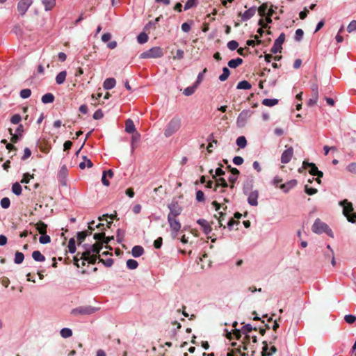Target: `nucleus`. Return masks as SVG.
<instances>
[{"instance_id":"obj_1","label":"nucleus","mask_w":356,"mask_h":356,"mask_svg":"<svg viewBox=\"0 0 356 356\" xmlns=\"http://www.w3.org/2000/svg\"><path fill=\"white\" fill-rule=\"evenodd\" d=\"M339 204L343 207V214L347 218L348 220L351 222H356V213H353V204L345 199L340 201Z\"/></svg>"},{"instance_id":"obj_2","label":"nucleus","mask_w":356,"mask_h":356,"mask_svg":"<svg viewBox=\"0 0 356 356\" xmlns=\"http://www.w3.org/2000/svg\"><path fill=\"white\" fill-rule=\"evenodd\" d=\"M181 127V119L178 117L172 118L168 123L165 131L164 135L165 137H170L176 133Z\"/></svg>"},{"instance_id":"obj_3","label":"nucleus","mask_w":356,"mask_h":356,"mask_svg":"<svg viewBox=\"0 0 356 356\" xmlns=\"http://www.w3.org/2000/svg\"><path fill=\"white\" fill-rule=\"evenodd\" d=\"M312 231L316 234L326 233L328 236L333 237V233L328 225L322 222L320 219H316L312 225Z\"/></svg>"},{"instance_id":"obj_4","label":"nucleus","mask_w":356,"mask_h":356,"mask_svg":"<svg viewBox=\"0 0 356 356\" xmlns=\"http://www.w3.org/2000/svg\"><path fill=\"white\" fill-rule=\"evenodd\" d=\"M163 56V49L160 47H154L147 51L143 52L140 55V58H157Z\"/></svg>"},{"instance_id":"obj_5","label":"nucleus","mask_w":356,"mask_h":356,"mask_svg":"<svg viewBox=\"0 0 356 356\" xmlns=\"http://www.w3.org/2000/svg\"><path fill=\"white\" fill-rule=\"evenodd\" d=\"M251 188H252V185H250V184L244 185L243 188V193L245 195L248 194V204L251 206L256 207L258 205L257 200L259 197V192H258V191H254L249 193Z\"/></svg>"},{"instance_id":"obj_6","label":"nucleus","mask_w":356,"mask_h":356,"mask_svg":"<svg viewBox=\"0 0 356 356\" xmlns=\"http://www.w3.org/2000/svg\"><path fill=\"white\" fill-rule=\"evenodd\" d=\"M99 310V308L93 307L92 306L84 305L79 306L76 308L73 309L71 311V314L74 316L79 315H90Z\"/></svg>"},{"instance_id":"obj_7","label":"nucleus","mask_w":356,"mask_h":356,"mask_svg":"<svg viewBox=\"0 0 356 356\" xmlns=\"http://www.w3.org/2000/svg\"><path fill=\"white\" fill-rule=\"evenodd\" d=\"M99 260V254H91L90 250H85L83 252L81 253L80 259L83 260L81 265H85V261H88L91 264H95L97 261V259Z\"/></svg>"},{"instance_id":"obj_8","label":"nucleus","mask_w":356,"mask_h":356,"mask_svg":"<svg viewBox=\"0 0 356 356\" xmlns=\"http://www.w3.org/2000/svg\"><path fill=\"white\" fill-rule=\"evenodd\" d=\"M168 208L170 213L168 216H178L183 211L182 207L179 204L177 200H173L168 205Z\"/></svg>"},{"instance_id":"obj_9","label":"nucleus","mask_w":356,"mask_h":356,"mask_svg":"<svg viewBox=\"0 0 356 356\" xmlns=\"http://www.w3.org/2000/svg\"><path fill=\"white\" fill-rule=\"evenodd\" d=\"M253 111L250 110H243L238 115L236 124L238 127H243L246 124L247 121L252 115Z\"/></svg>"},{"instance_id":"obj_10","label":"nucleus","mask_w":356,"mask_h":356,"mask_svg":"<svg viewBox=\"0 0 356 356\" xmlns=\"http://www.w3.org/2000/svg\"><path fill=\"white\" fill-rule=\"evenodd\" d=\"M285 41V34L282 33L277 39L275 40L274 44L273 45L270 52L273 54L280 53L282 50V44Z\"/></svg>"},{"instance_id":"obj_11","label":"nucleus","mask_w":356,"mask_h":356,"mask_svg":"<svg viewBox=\"0 0 356 356\" xmlns=\"http://www.w3.org/2000/svg\"><path fill=\"white\" fill-rule=\"evenodd\" d=\"M32 3V0H20L18 2L17 8L21 16H24L25 15Z\"/></svg>"},{"instance_id":"obj_12","label":"nucleus","mask_w":356,"mask_h":356,"mask_svg":"<svg viewBox=\"0 0 356 356\" xmlns=\"http://www.w3.org/2000/svg\"><path fill=\"white\" fill-rule=\"evenodd\" d=\"M177 216H168V222L169 223L171 230L175 233H177L181 227V223L179 220L177 219Z\"/></svg>"},{"instance_id":"obj_13","label":"nucleus","mask_w":356,"mask_h":356,"mask_svg":"<svg viewBox=\"0 0 356 356\" xmlns=\"http://www.w3.org/2000/svg\"><path fill=\"white\" fill-rule=\"evenodd\" d=\"M293 155V148L292 147H288L281 156V162L282 163H288Z\"/></svg>"},{"instance_id":"obj_14","label":"nucleus","mask_w":356,"mask_h":356,"mask_svg":"<svg viewBox=\"0 0 356 356\" xmlns=\"http://www.w3.org/2000/svg\"><path fill=\"white\" fill-rule=\"evenodd\" d=\"M262 343H263L264 346L262 348L261 356H270L277 352V348L274 346H271V348L270 349V352H268V344L267 341H264L262 342Z\"/></svg>"},{"instance_id":"obj_15","label":"nucleus","mask_w":356,"mask_h":356,"mask_svg":"<svg viewBox=\"0 0 356 356\" xmlns=\"http://www.w3.org/2000/svg\"><path fill=\"white\" fill-rule=\"evenodd\" d=\"M197 223L199 224L204 232V234H209L212 231V227L211 226V224L208 222L207 220L204 219H199L197 221Z\"/></svg>"},{"instance_id":"obj_16","label":"nucleus","mask_w":356,"mask_h":356,"mask_svg":"<svg viewBox=\"0 0 356 356\" xmlns=\"http://www.w3.org/2000/svg\"><path fill=\"white\" fill-rule=\"evenodd\" d=\"M256 13V8L252 7L248 10H246L244 13H239V15L241 16V19L243 21H247L252 18Z\"/></svg>"},{"instance_id":"obj_17","label":"nucleus","mask_w":356,"mask_h":356,"mask_svg":"<svg viewBox=\"0 0 356 356\" xmlns=\"http://www.w3.org/2000/svg\"><path fill=\"white\" fill-rule=\"evenodd\" d=\"M302 168L304 169H307L309 168V172L310 175L314 176L316 174V172L318 170V168L316 167V164L314 163H309L307 161H304L302 163Z\"/></svg>"},{"instance_id":"obj_18","label":"nucleus","mask_w":356,"mask_h":356,"mask_svg":"<svg viewBox=\"0 0 356 356\" xmlns=\"http://www.w3.org/2000/svg\"><path fill=\"white\" fill-rule=\"evenodd\" d=\"M96 227L102 231L100 233H95L93 236L94 239L97 240V241H102L105 238V233L103 232L104 229V225L99 223L96 225Z\"/></svg>"},{"instance_id":"obj_19","label":"nucleus","mask_w":356,"mask_h":356,"mask_svg":"<svg viewBox=\"0 0 356 356\" xmlns=\"http://www.w3.org/2000/svg\"><path fill=\"white\" fill-rule=\"evenodd\" d=\"M296 184V180L293 179L286 184H281L280 188L284 192L287 193L289 190L295 187Z\"/></svg>"},{"instance_id":"obj_20","label":"nucleus","mask_w":356,"mask_h":356,"mask_svg":"<svg viewBox=\"0 0 356 356\" xmlns=\"http://www.w3.org/2000/svg\"><path fill=\"white\" fill-rule=\"evenodd\" d=\"M102 246L103 243H102V241H97L91 245L90 249H87L86 250H90L91 253L98 255L100 250L102 249Z\"/></svg>"},{"instance_id":"obj_21","label":"nucleus","mask_w":356,"mask_h":356,"mask_svg":"<svg viewBox=\"0 0 356 356\" xmlns=\"http://www.w3.org/2000/svg\"><path fill=\"white\" fill-rule=\"evenodd\" d=\"M34 225L35 227V229H37V231L39 232V234L40 235L43 234H47V225L45 224L44 222L39 221L37 223H35Z\"/></svg>"},{"instance_id":"obj_22","label":"nucleus","mask_w":356,"mask_h":356,"mask_svg":"<svg viewBox=\"0 0 356 356\" xmlns=\"http://www.w3.org/2000/svg\"><path fill=\"white\" fill-rule=\"evenodd\" d=\"M214 179L216 181H215V187H213V190L215 191H217V189L219 186H222V188H227L228 186V184L224 178H222V177L217 178L216 177V179Z\"/></svg>"},{"instance_id":"obj_23","label":"nucleus","mask_w":356,"mask_h":356,"mask_svg":"<svg viewBox=\"0 0 356 356\" xmlns=\"http://www.w3.org/2000/svg\"><path fill=\"white\" fill-rule=\"evenodd\" d=\"M115 83L116 81L114 78H108L104 81L103 86L106 90H111L115 86Z\"/></svg>"},{"instance_id":"obj_24","label":"nucleus","mask_w":356,"mask_h":356,"mask_svg":"<svg viewBox=\"0 0 356 356\" xmlns=\"http://www.w3.org/2000/svg\"><path fill=\"white\" fill-rule=\"evenodd\" d=\"M143 253H144V249L140 245H135L133 247V248L131 250V254H132L133 257H138L141 256L142 254H143Z\"/></svg>"},{"instance_id":"obj_25","label":"nucleus","mask_w":356,"mask_h":356,"mask_svg":"<svg viewBox=\"0 0 356 356\" xmlns=\"http://www.w3.org/2000/svg\"><path fill=\"white\" fill-rule=\"evenodd\" d=\"M135 130L136 129L134 122L130 119L127 120L125 122V131L127 133L131 134L134 133Z\"/></svg>"},{"instance_id":"obj_26","label":"nucleus","mask_w":356,"mask_h":356,"mask_svg":"<svg viewBox=\"0 0 356 356\" xmlns=\"http://www.w3.org/2000/svg\"><path fill=\"white\" fill-rule=\"evenodd\" d=\"M32 257L36 261L43 262L45 261V257L38 250L33 252Z\"/></svg>"},{"instance_id":"obj_27","label":"nucleus","mask_w":356,"mask_h":356,"mask_svg":"<svg viewBox=\"0 0 356 356\" xmlns=\"http://www.w3.org/2000/svg\"><path fill=\"white\" fill-rule=\"evenodd\" d=\"M42 4L45 10L49 11L53 9L56 5V0H42Z\"/></svg>"},{"instance_id":"obj_28","label":"nucleus","mask_w":356,"mask_h":356,"mask_svg":"<svg viewBox=\"0 0 356 356\" xmlns=\"http://www.w3.org/2000/svg\"><path fill=\"white\" fill-rule=\"evenodd\" d=\"M243 60L241 58L232 59L228 62V66L231 68H236L243 63Z\"/></svg>"},{"instance_id":"obj_29","label":"nucleus","mask_w":356,"mask_h":356,"mask_svg":"<svg viewBox=\"0 0 356 356\" xmlns=\"http://www.w3.org/2000/svg\"><path fill=\"white\" fill-rule=\"evenodd\" d=\"M83 161L79 163V168L81 169H82V170L86 168V166H87L89 168L92 167V165H93L92 162L90 159H87V157L86 156H83Z\"/></svg>"},{"instance_id":"obj_30","label":"nucleus","mask_w":356,"mask_h":356,"mask_svg":"<svg viewBox=\"0 0 356 356\" xmlns=\"http://www.w3.org/2000/svg\"><path fill=\"white\" fill-rule=\"evenodd\" d=\"M67 73L65 71H62L58 73L56 77V81L58 84H62L65 82L66 79Z\"/></svg>"},{"instance_id":"obj_31","label":"nucleus","mask_w":356,"mask_h":356,"mask_svg":"<svg viewBox=\"0 0 356 356\" xmlns=\"http://www.w3.org/2000/svg\"><path fill=\"white\" fill-rule=\"evenodd\" d=\"M54 101V96L51 93H47L42 97L43 104L52 103Z\"/></svg>"},{"instance_id":"obj_32","label":"nucleus","mask_w":356,"mask_h":356,"mask_svg":"<svg viewBox=\"0 0 356 356\" xmlns=\"http://www.w3.org/2000/svg\"><path fill=\"white\" fill-rule=\"evenodd\" d=\"M312 95H318V85L317 83V77L314 76V82L311 85Z\"/></svg>"},{"instance_id":"obj_33","label":"nucleus","mask_w":356,"mask_h":356,"mask_svg":"<svg viewBox=\"0 0 356 356\" xmlns=\"http://www.w3.org/2000/svg\"><path fill=\"white\" fill-rule=\"evenodd\" d=\"M12 191L16 195H20L22 194V188L18 182H15L12 186Z\"/></svg>"},{"instance_id":"obj_34","label":"nucleus","mask_w":356,"mask_h":356,"mask_svg":"<svg viewBox=\"0 0 356 356\" xmlns=\"http://www.w3.org/2000/svg\"><path fill=\"white\" fill-rule=\"evenodd\" d=\"M24 255L22 252H20L18 251L15 252L14 262L16 264H22L24 261Z\"/></svg>"},{"instance_id":"obj_35","label":"nucleus","mask_w":356,"mask_h":356,"mask_svg":"<svg viewBox=\"0 0 356 356\" xmlns=\"http://www.w3.org/2000/svg\"><path fill=\"white\" fill-rule=\"evenodd\" d=\"M251 88V84L247 81H241L237 85V89L250 90Z\"/></svg>"},{"instance_id":"obj_36","label":"nucleus","mask_w":356,"mask_h":356,"mask_svg":"<svg viewBox=\"0 0 356 356\" xmlns=\"http://www.w3.org/2000/svg\"><path fill=\"white\" fill-rule=\"evenodd\" d=\"M229 74H230L229 70L226 67H223L222 74L221 75H220V76H219L220 81H226L228 79Z\"/></svg>"},{"instance_id":"obj_37","label":"nucleus","mask_w":356,"mask_h":356,"mask_svg":"<svg viewBox=\"0 0 356 356\" xmlns=\"http://www.w3.org/2000/svg\"><path fill=\"white\" fill-rule=\"evenodd\" d=\"M278 103V99H264L262 101V104L266 106H273Z\"/></svg>"},{"instance_id":"obj_38","label":"nucleus","mask_w":356,"mask_h":356,"mask_svg":"<svg viewBox=\"0 0 356 356\" xmlns=\"http://www.w3.org/2000/svg\"><path fill=\"white\" fill-rule=\"evenodd\" d=\"M148 38V35L145 33L142 32L138 35L137 41L140 44H144L147 42Z\"/></svg>"},{"instance_id":"obj_39","label":"nucleus","mask_w":356,"mask_h":356,"mask_svg":"<svg viewBox=\"0 0 356 356\" xmlns=\"http://www.w3.org/2000/svg\"><path fill=\"white\" fill-rule=\"evenodd\" d=\"M219 216H217V215H215V217L218 218V223L219 227H223V228H225V226L223 225V221L225 220V213L220 211L218 213Z\"/></svg>"},{"instance_id":"obj_40","label":"nucleus","mask_w":356,"mask_h":356,"mask_svg":"<svg viewBox=\"0 0 356 356\" xmlns=\"http://www.w3.org/2000/svg\"><path fill=\"white\" fill-rule=\"evenodd\" d=\"M236 145L240 147V148H244L245 147L246 145H247V140L245 138V136H239L237 139H236Z\"/></svg>"},{"instance_id":"obj_41","label":"nucleus","mask_w":356,"mask_h":356,"mask_svg":"<svg viewBox=\"0 0 356 356\" xmlns=\"http://www.w3.org/2000/svg\"><path fill=\"white\" fill-rule=\"evenodd\" d=\"M60 334L62 337L68 338L72 336V331L71 329L65 327L60 330Z\"/></svg>"},{"instance_id":"obj_42","label":"nucleus","mask_w":356,"mask_h":356,"mask_svg":"<svg viewBox=\"0 0 356 356\" xmlns=\"http://www.w3.org/2000/svg\"><path fill=\"white\" fill-rule=\"evenodd\" d=\"M197 86V85L195 83L193 86L187 87L186 88L184 89L183 94L185 95L186 96H190L193 95L195 91Z\"/></svg>"},{"instance_id":"obj_43","label":"nucleus","mask_w":356,"mask_h":356,"mask_svg":"<svg viewBox=\"0 0 356 356\" xmlns=\"http://www.w3.org/2000/svg\"><path fill=\"white\" fill-rule=\"evenodd\" d=\"M268 5L266 3L261 4L259 8L258 12L260 16L264 17L267 15Z\"/></svg>"},{"instance_id":"obj_44","label":"nucleus","mask_w":356,"mask_h":356,"mask_svg":"<svg viewBox=\"0 0 356 356\" xmlns=\"http://www.w3.org/2000/svg\"><path fill=\"white\" fill-rule=\"evenodd\" d=\"M88 236V234H87L86 232H83V231L77 232L76 236L78 245H80Z\"/></svg>"},{"instance_id":"obj_45","label":"nucleus","mask_w":356,"mask_h":356,"mask_svg":"<svg viewBox=\"0 0 356 356\" xmlns=\"http://www.w3.org/2000/svg\"><path fill=\"white\" fill-rule=\"evenodd\" d=\"M138 266L137 261L134 259H128L127 261V266L129 269L134 270L136 269Z\"/></svg>"},{"instance_id":"obj_46","label":"nucleus","mask_w":356,"mask_h":356,"mask_svg":"<svg viewBox=\"0 0 356 356\" xmlns=\"http://www.w3.org/2000/svg\"><path fill=\"white\" fill-rule=\"evenodd\" d=\"M39 241L42 244H47L51 242V238L47 234H43L40 236Z\"/></svg>"},{"instance_id":"obj_47","label":"nucleus","mask_w":356,"mask_h":356,"mask_svg":"<svg viewBox=\"0 0 356 356\" xmlns=\"http://www.w3.org/2000/svg\"><path fill=\"white\" fill-rule=\"evenodd\" d=\"M75 240L74 238H71L68 243V250L70 253H74L76 252Z\"/></svg>"},{"instance_id":"obj_48","label":"nucleus","mask_w":356,"mask_h":356,"mask_svg":"<svg viewBox=\"0 0 356 356\" xmlns=\"http://www.w3.org/2000/svg\"><path fill=\"white\" fill-rule=\"evenodd\" d=\"M33 177H34L33 174L30 175L29 173H24L23 175L22 179L21 180V183L22 184H28V183H29V181L31 179H33Z\"/></svg>"},{"instance_id":"obj_49","label":"nucleus","mask_w":356,"mask_h":356,"mask_svg":"<svg viewBox=\"0 0 356 356\" xmlns=\"http://www.w3.org/2000/svg\"><path fill=\"white\" fill-rule=\"evenodd\" d=\"M31 95V90L29 88L23 89L20 91V97L23 99L29 98Z\"/></svg>"},{"instance_id":"obj_50","label":"nucleus","mask_w":356,"mask_h":356,"mask_svg":"<svg viewBox=\"0 0 356 356\" xmlns=\"http://www.w3.org/2000/svg\"><path fill=\"white\" fill-rule=\"evenodd\" d=\"M124 235L125 232L124 230H122L120 229H118L116 237L118 243H122L123 241Z\"/></svg>"},{"instance_id":"obj_51","label":"nucleus","mask_w":356,"mask_h":356,"mask_svg":"<svg viewBox=\"0 0 356 356\" xmlns=\"http://www.w3.org/2000/svg\"><path fill=\"white\" fill-rule=\"evenodd\" d=\"M305 192L309 195H312L316 194L318 192V191L316 188L309 187L308 185H305Z\"/></svg>"},{"instance_id":"obj_52","label":"nucleus","mask_w":356,"mask_h":356,"mask_svg":"<svg viewBox=\"0 0 356 356\" xmlns=\"http://www.w3.org/2000/svg\"><path fill=\"white\" fill-rule=\"evenodd\" d=\"M10 205V201L8 197H3L1 200V206L3 209H8Z\"/></svg>"},{"instance_id":"obj_53","label":"nucleus","mask_w":356,"mask_h":356,"mask_svg":"<svg viewBox=\"0 0 356 356\" xmlns=\"http://www.w3.org/2000/svg\"><path fill=\"white\" fill-rule=\"evenodd\" d=\"M344 320L347 323L353 324L356 321V316L352 314H348L344 316Z\"/></svg>"},{"instance_id":"obj_54","label":"nucleus","mask_w":356,"mask_h":356,"mask_svg":"<svg viewBox=\"0 0 356 356\" xmlns=\"http://www.w3.org/2000/svg\"><path fill=\"white\" fill-rule=\"evenodd\" d=\"M238 47V43L236 40H231L227 43V47L231 50H236Z\"/></svg>"},{"instance_id":"obj_55","label":"nucleus","mask_w":356,"mask_h":356,"mask_svg":"<svg viewBox=\"0 0 356 356\" xmlns=\"http://www.w3.org/2000/svg\"><path fill=\"white\" fill-rule=\"evenodd\" d=\"M304 31L301 29H298L296 31L295 40L300 42L303 37Z\"/></svg>"},{"instance_id":"obj_56","label":"nucleus","mask_w":356,"mask_h":356,"mask_svg":"<svg viewBox=\"0 0 356 356\" xmlns=\"http://www.w3.org/2000/svg\"><path fill=\"white\" fill-rule=\"evenodd\" d=\"M347 170L353 174L356 175V163H350L346 168Z\"/></svg>"},{"instance_id":"obj_57","label":"nucleus","mask_w":356,"mask_h":356,"mask_svg":"<svg viewBox=\"0 0 356 356\" xmlns=\"http://www.w3.org/2000/svg\"><path fill=\"white\" fill-rule=\"evenodd\" d=\"M318 99V95H312V97L308 101V105L312 106L316 104Z\"/></svg>"},{"instance_id":"obj_58","label":"nucleus","mask_w":356,"mask_h":356,"mask_svg":"<svg viewBox=\"0 0 356 356\" xmlns=\"http://www.w3.org/2000/svg\"><path fill=\"white\" fill-rule=\"evenodd\" d=\"M21 120V115L19 114H15L11 117L10 122L14 124H17Z\"/></svg>"},{"instance_id":"obj_59","label":"nucleus","mask_w":356,"mask_h":356,"mask_svg":"<svg viewBox=\"0 0 356 356\" xmlns=\"http://www.w3.org/2000/svg\"><path fill=\"white\" fill-rule=\"evenodd\" d=\"M8 131H9V134L12 136H11V138H10V141L13 143H17L18 140H19V136L17 134H13V129L11 128H9L8 129Z\"/></svg>"},{"instance_id":"obj_60","label":"nucleus","mask_w":356,"mask_h":356,"mask_svg":"<svg viewBox=\"0 0 356 356\" xmlns=\"http://www.w3.org/2000/svg\"><path fill=\"white\" fill-rule=\"evenodd\" d=\"M184 52L182 49H177L175 56H173L174 60H181L184 58Z\"/></svg>"},{"instance_id":"obj_61","label":"nucleus","mask_w":356,"mask_h":356,"mask_svg":"<svg viewBox=\"0 0 356 356\" xmlns=\"http://www.w3.org/2000/svg\"><path fill=\"white\" fill-rule=\"evenodd\" d=\"M195 0H188L184 6V10H188L194 6H195Z\"/></svg>"},{"instance_id":"obj_62","label":"nucleus","mask_w":356,"mask_h":356,"mask_svg":"<svg viewBox=\"0 0 356 356\" xmlns=\"http://www.w3.org/2000/svg\"><path fill=\"white\" fill-rule=\"evenodd\" d=\"M257 327H253L250 324L245 325L241 330L243 332H250L252 330H257Z\"/></svg>"},{"instance_id":"obj_63","label":"nucleus","mask_w":356,"mask_h":356,"mask_svg":"<svg viewBox=\"0 0 356 356\" xmlns=\"http://www.w3.org/2000/svg\"><path fill=\"white\" fill-rule=\"evenodd\" d=\"M356 30V20H353L350 22V23L348 24L347 27V31L348 33H351L353 31Z\"/></svg>"},{"instance_id":"obj_64","label":"nucleus","mask_w":356,"mask_h":356,"mask_svg":"<svg viewBox=\"0 0 356 356\" xmlns=\"http://www.w3.org/2000/svg\"><path fill=\"white\" fill-rule=\"evenodd\" d=\"M31 155V151L29 148L28 147H26L24 150V155L22 156V160H26L27 159H29Z\"/></svg>"}]
</instances>
